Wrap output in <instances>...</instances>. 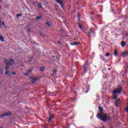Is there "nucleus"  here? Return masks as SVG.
Instances as JSON below:
<instances>
[{"mask_svg": "<svg viewBox=\"0 0 128 128\" xmlns=\"http://www.w3.org/2000/svg\"><path fill=\"white\" fill-rule=\"evenodd\" d=\"M5 70H10V67L8 66H6Z\"/></svg>", "mask_w": 128, "mask_h": 128, "instance_id": "23", "label": "nucleus"}, {"mask_svg": "<svg viewBox=\"0 0 128 128\" xmlns=\"http://www.w3.org/2000/svg\"><path fill=\"white\" fill-rule=\"evenodd\" d=\"M2 2V0H0V2Z\"/></svg>", "mask_w": 128, "mask_h": 128, "instance_id": "40", "label": "nucleus"}, {"mask_svg": "<svg viewBox=\"0 0 128 128\" xmlns=\"http://www.w3.org/2000/svg\"><path fill=\"white\" fill-rule=\"evenodd\" d=\"M71 46H78V42H74V43H71Z\"/></svg>", "mask_w": 128, "mask_h": 128, "instance_id": "16", "label": "nucleus"}, {"mask_svg": "<svg viewBox=\"0 0 128 128\" xmlns=\"http://www.w3.org/2000/svg\"><path fill=\"white\" fill-rule=\"evenodd\" d=\"M128 56V51H126L124 52H123L122 54V58H126Z\"/></svg>", "mask_w": 128, "mask_h": 128, "instance_id": "7", "label": "nucleus"}, {"mask_svg": "<svg viewBox=\"0 0 128 128\" xmlns=\"http://www.w3.org/2000/svg\"><path fill=\"white\" fill-rule=\"evenodd\" d=\"M30 31H31L30 28H27V32H30Z\"/></svg>", "mask_w": 128, "mask_h": 128, "instance_id": "27", "label": "nucleus"}, {"mask_svg": "<svg viewBox=\"0 0 128 128\" xmlns=\"http://www.w3.org/2000/svg\"><path fill=\"white\" fill-rule=\"evenodd\" d=\"M40 36H44V33H42V32H40Z\"/></svg>", "mask_w": 128, "mask_h": 128, "instance_id": "32", "label": "nucleus"}, {"mask_svg": "<svg viewBox=\"0 0 128 128\" xmlns=\"http://www.w3.org/2000/svg\"><path fill=\"white\" fill-rule=\"evenodd\" d=\"M0 10H2V7L0 6Z\"/></svg>", "mask_w": 128, "mask_h": 128, "instance_id": "41", "label": "nucleus"}, {"mask_svg": "<svg viewBox=\"0 0 128 128\" xmlns=\"http://www.w3.org/2000/svg\"><path fill=\"white\" fill-rule=\"evenodd\" d=\"M80 16L79 15V14H78V20H80Z\"/></svg>", "mask_w": 128, "mask_h": 128, "instance_id": "29", "label": "nucleus"}, {"mask_svg": "<svg viewBox=\"0 0 128 128\" xmlns=\"http://www.w3.org/2000/svg\"><path fill=\"white\" fill-rule=\"evenodd\" d=\"M6 64H8V63H6Z\"/></svg>", "mask_w": 128, "mask_h": 128, "instance_id": "45", "label": "nucleus"}, {"mask_svg": "<svg viewBox=\"0 0 128 128\" xmlns=\"http://www.w3.org/2000/svg\"><path fill=\"white\" fill-rule=\"evenodd\" d=\"M32 59H30L28 60V62H32Z\"/></svg>", "mask_w": 128, "mask_h": 128, "instance_id": "36", "label": "nucleus"}, {"mask_svg": "<svg viewBox=\"0 0 128 128\" xmlns=\"http://www.w3.org/2000/svg\"><path fill=\"white\" fill-rule=\"evenodd\" d=\"M54 118V116L52 114H50V117L48 121V122H52V118Z\"/></svg>", "mask_w": 128, "mask_h": 128, "instance_id": "10", "label": "nucleus"}, {"mask_svg": "<svg viewBox=\"0 0 128 128\" xmlns=\"http://www.w3.org/2000/svg\"><path fill=\"white\" fill-rule=\"evenodd\" d=\"M2 26H4V22H0V28H2Z\"/></svg>", "mask_w": 128, "mask_h": 128, "instance_id": "18", "label": "nucleus"}, {"mask_svg": "<svg viewBox=\"0 0 128 128\" xmlns=\"http://www.w3.org/2000/svg\"><path fill=\"white\" fill-rule=\"evenodd\" d=\"M36 3L38 4V8H42V3L38 2V1H36Z\"/></svg>", "mask_w": 128, "mask_h": 128, "instance_id": "12", "label": "nucleus"}, {"mask_svg": "<svg viewBox=\"0 0 128 128\" xmlns=\"http://www.w3.org/2000/svg\"><path fill=\"white\" fill-rule=\"evenodd\" d=\"M56 2L60 4L62 8H64V4L62 2V0H55Z\"/></svg>", "mask_w": 128, "mask_h": 128, "instance_id": "2", "label": "nucleus"}, {"mask_svg": "<svg viewBox=\"0 0 128 128\" xmlns=\"http://www.w3.org/2000/svg\"><path fill=\"white\" fill-rule=\"evenodd\" d=\"M11 74H14V75L16 74V72H12L11 73Z\"/></svg>", "mask_w": 128, "mask_h": 128, "instance_id": "34", "label": "nucleus"}, {"mask_svg": "<svg viewBox=\"0 0 128 128\" xmlns=\"http://www.w3.org/2000/svg\"><path fill=\"white\" fill-rule=\"evenodd\" d=\"M100 112L97 114L96 116L98 120H100L103 122H106L110 120V118L106 114H104V108L102 106L98 108Z\"/></svg>", "mask_w": 128, "mask_h": 128, "instance_id": "1", "label": "nucleus"}, {"mask_svg": "<svg viewBox=\"0 0 128 128\" xmlns=\"http://www.w3.org/2000/svg\"><path fill=\"white\" fill-rule=\"evenodd\" d=\"M4 37L2 36H0V40L1 42H4Z\"/></svg>", "mask_w": 128, "mask_h": 128, "instance_id": "17", "label": "nucleus"}, {"mask_svg": "<svg viewBox=\"0 0 128 128\" xmlns=\"http://www.w3.org/2000/svg\"><path fill=\"white\" fill-rule=\"evenodd\" d=\"M2 84V82H0V86Z\"/></svg>", "mask_w": 128, "mask_h": 128, "instance_id": "42", "label": "nucleus"}, {"mask_svg": "<svg viewBox=\"0 0 128 128\" xmlns=\"http://www.w3.org/2000/svg\"><path fill=\"white\" fill-rule=\"evenodd\" d=\"M32 4H34V6H36V3H35V2H32Z\"/></svg>", "mask_w": 128, "mask_h": 128, "instance_id": "37", "label": "nucleus"}, {"mask_svg": "<svg viewBox=\"0 0 128 128\" xmlns=\"http://www.w3.org/2000/svg\"><path fill=\"white\" fill-rule=\"evenodd\" d=\"M10 114H12V113L10 112H5L2 115H0V118H3L4 116H10Z\"/></svg>", "mask_w": 128, "mask_h": 128, "instance_id": "3", "label": "nucleus"}, {"mask_svg": "<svg viewBox=\"0 0 128 128\" xmlns=\"http://www.w3.org/2000/svg\"><path fill=\"white\" fill-rule=\"evenodd\" d=\"M10 72H8V70H6L5 72V74H9Z\"/></svg>", "mask_w": 128, "mask_h": 128, "instance_id": "30", "label": "nucleus"}, {"mask_svg": "<svg viewBox=\"0 0 128 128\" xmlns=\"http://www.w3.org/2000/svg\"><path fill=\"white\" fill-rule=\"evenodd\" d=\"M22 16V13H21L20 14H18L16 15V18H20V16Z\"/></svg>", "mask_w": 128, "mask_h": 128, "instance_id": "22", "label": "nucleus"}, {"mask_svg": "<svg viewBox=\"0 0 128 128\" xmlns=\"http://www.w3.org/2000/svg\"><path fill=\"white\" fill-rule=\"evenodd\" d=\"M53 74H56V70H53Z\"/></svg>", "mask_w": 128, "mask_h": 128, "instance_id": "33", "label": "nucleus"}, {"mask_svg": "<svg viewBox=\"0 0 128 128\" xmlns=\"http://www.w3.org/2000/svg\"><path fill=\"white\" fill-rule=\"evenodd\" d=\"M0 22H2V19L0 18Z\"/></svg>", "mask_w": 128, "mask_h": 128, "instance_id": "38", "label": "nucleus"}, {"mask_svg": "<svg viewBox=\"0 0 128 128\" xmlns=\"http://www.w3.org/2000/svg\"><path fill=\"white\" fill-rule=\"evenodd\" d=\"M114 54L116 56H118V50H115L114 52Z\"/></svg>", "mask_w": 128, "mask_h": 128, "instance_id": "21", "label": "nucleus"}, {"mask_svg": "<svg viewBox=\"0 0 128 128\" xmlns=\"http://www.w3.org/2000/svg\"><path fill=\"white\" fill-rule=\"evenodd\" d=\"M40 18H42V16H38L36 18V20H40Z\"/></svg>", "mask_w": 128, "mask_h": 128, "instance_id": "26", "label": "nucleus"}, {"mask_svg": "<svg viewBox=\"0 0 128 128\" xmlns=\"http://www.w3.org/2000/svg\"><path fill=\"white\" fill-rule=\"evenodd\" d=\"M112 94L114 96L113 98L114 100H116V98L118 97V94H116V90H114L112 92Z\"/></svg>", "mask_w": 128, "mask_h": 128, "instance_id": "5", "label": "nucleus"}, {"mask_svg": "<svg viewBox=\"0 0 128 128\" xmlns=\"http://www.w3.org/2000/svg\"><path fill=\"white\" fill-rule=\"evenodd\" d=\"M44 24H47L48 26H50H50H52V24H50L48 22H46Z\"/></svg>", "mask_w": 128, "mask_h": 128, "instance_id": "19", "label": "nucleus"}, {"mask_svg": "<svg viewBox=\"0 0 128 128\" xmlns=\"http://www.w3.org/2000/svg\"><path fill=\"white\" fill-rule=\"evenodd\" d=\"M0 128H4V126H1L0 127Z\"/></svg>", "mask_w": 128, "mask_h": 128, "instance_id": "39", "label": "nucleus"}, {"mask_svg": "<svg viewBox=\"0 0 128 128\" xmlns=\"http://www.w3.org/2000/svg\"><path fill=\"white\" fill-rule=\"evenodd\" d=\"M28 73H27V72H26L24 74V76H28Z\"/></svg>", "mask_w": 128, "mask_h": 128, "instance_id": "35", "label": "nucleus"}, {"mask_svg": "<svg viewBox=\"0 0 128 128\" xmlns=\"http://www.w3.org/2000/svg\"><path fill=\"white\" fill-rule=\"evenodd\" d=\"M118 102H120V99H118L117 100H116L115 102L116 106L117 108H118Z\"/></svg>", "mask_w": 128, "mask_h": 128, "instance_id": "13", "label": "nucleus"}, {"mask_svg": "<svg viewBox=\"0 0 128 128\" xmlns=\"http://www.w3.org/2000/svg\"><path fill=\"white\" fill-rule=\"evenodd\" d=\"M8 64L10 66H14V61L12 59L10 58L8 60Z\"/></svg>", "mask_w": 128, "mask_h": 128, "instance_id": "8", "label": "nucleus"}, {"mask_svg": "<svg viewBox=\"0 0 128 128\" xmlns=\"http://www.w3.org/2000/svg\"><path fill=\"white\" fill-rule=\"evenodd\" d=\"M108 70H110V68H108Z\"/></svg>", "mask_w": 128, "mask_h": 128, "instance_id": "43", "label": "nucleus"}, {"mask_svg": "<svg viewBox=\"0 0 128 128\" xmlns=\"http://www.w3.org/2000/svg\"><path fill=\"white\" fill-rule=\"evenodd\" d=\"M27 74H30V72H32V70H28L26 72Z\"/></svg>", "mask_w": 128, "mask_h": 128, "instance_id": "25", "label": "nucleus"}, {"mask_svg": "<svg viewBox=\"0 0 128 128\" xmlns=\"http://www.w3.org/2000/svg\"><path fill=\"white\" fill-rule=\"evenodd\" d=\"M83 68H84V72H88V64L86 63L84 64L83 66Z\"/></svg>", "mask_w": 128, "mask_h": 128, "instance_id": "9", "label": "nucleus"}, {"mask_svg": "<svg viewBox=\"0 0 128 128\" xmlns=\"http://www.w3.org/2000/svg\"><path fill=\"white\" fill-rule=\"evenodd\" d=\"M102 50H104V48H103V49Z\"/></svg>", "mask_w": 128, "mask_h": 128, "instance_id": "44", "label": "nucleus"}, {"mask_svg": "<svg viewBox=\"0 0 128 128\" xmlns=\"http://www.w3.org/2000/svg\"><path fill=\"white\" fill-rule=\"evenodd\" d=\"M117 94H120L122 92V87L119 86L115 89Z\"/></svg>", "mask_w": 128, "mask_h": 128, "instance_id": "4", "label": "nucleus"}, {"mask_svg": "<svg viewBox=\"0 0 128 128\" xmlns=\"http://www.w3.org/2000/svg\"><path fill=\"white\" fill-rule=\"evenodd\" d=\"M0 74H4V70H0Z\"/></svg>", "mask_w": 128, "mask_h": 128, "instance_id": "28", "label": "nucleus"}, {"mask_svg": "<svg viewBox=\"0 0 128 128\" xmlns=\"http://www.w3.org/2000/svg\"><path fill=\"white\" fill-rule=\"evenodd\" d=\"M106 56H110V52H107L106 54Z\"/></svg>", "mask_w": 128, "mask_h": 128, "instance_id": "24", "label": "nucleus"}, {"mask_svg": "<svg viewBox=\"0 0 128 128\" xmlns=\"http://www.w3.org/2000/svg\"><path fill=\"white\" fill-rule=\"evenodd\" d=\"M126 112H128V105L127 106L126 108Z\"/></svg>", "mask_w": 128, "mask_h": 128, "instance_id": "31", "label": "nucleus"}, {"mask_svg": "<svg viewBox=\"0 0 128 128\" xmlns=\"http://www.w3.org/2000/svg\"><path fill=\"white\" fill-rule=\"evenodd\" d=\"M94 28H91L90 30V31L88 33V38H90V36H92V32L94 33Z\"/></svg>", "mask_w": 128, "mask_h": 128, "instance_id": "6", "label": "nucleus"}, {"mask_svg": "<svg viewBox=\"0 0 128 128\" xmlns=\"http://www.w3.org/2000/svg\"><path fill=\"white\" fill-rule=\"evenodd\" d=\"M126 42L124 41H122L121 42V46L122 48H124V46H126Z\"/></svg>", "mask_w": 128, "mask_h": 128, "instance_id": "15", "label": "nucleus"}, {"mask_svg": "<svg viewBox=\"0 0 128 128\" xmlns=\"http://www.w3.org/2000/svg\"><path fill=\"white\" fill-rule=\"evenodd\" d=\"M77 24H78L82 32H84V28H82V26L80 23H77Z\"/></svg>", "mask_w": 128, "mask_h": 128, "instance_id": "14", "label": "nucleus"}, {"mask_svg": "<svg viewBox=\"0 0 128 128\" xmlns=\"http://www.w3.org/2000/svg\"><path fill=\"white\" fill-rule=\"evenodd\" d=\"M44 68H45L44 66H43L40 68V72H44Z\"/></svg>", "mask_w": 128, "mask_h": 128, "instance_id": "20", "label": "nucleus"}, {"mask_svg": "<svg viewBox=\"0 0 128 128\" xmlns=\"http://www.w3.org/2000/svg\"><path fill=\"white\" fill-rule=\"evenodd\" d=\"M36 80H38L37 78H31V82H32V84H34V82H36Z\"/></svg>", "mask_w": 128, "mask_h": 128, "instance_id": "11", "label": "nucleus"}]
</instances>
